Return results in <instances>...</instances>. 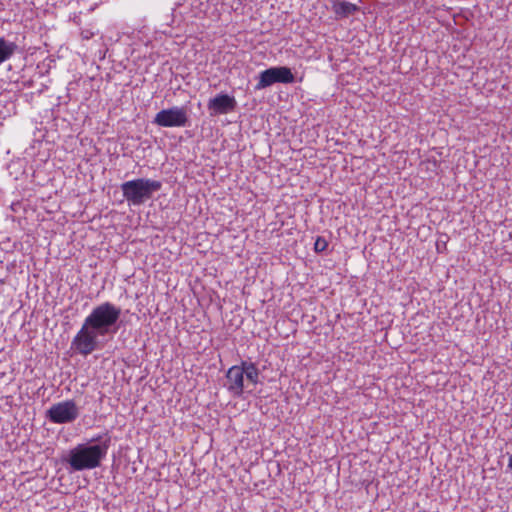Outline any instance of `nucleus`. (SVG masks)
I'll list each match as a JSON object with an SVG mask.
<instances>
[{
  "label": "nucleus",
  "instance_id": "nucleus-6",
  "mask_svg": "<svg viewBox=\"0 0 512 512\" xmlns=\"http://www.w3.org/2000/svg\"><path fill=\"white\" fill-rule=\"evenodd\" d=\"M189 118L185 107L173 106L159 111L153 123L160 127H185Z\"/></svg>",
  "mask_w": 512,
  "mask_h": 512
},
{
  "label": "nucleus",
  "instance_id": "nucleus-7",
  "mask_svg": "<svg viewBox=\"0 0 512 512\" xmlns=\"http://www.w3.org/2000/svg\"><path fill=\"white\" fill-rule=\"evenodd\" d=\"M237 106L236 99L228 94L220 93L208 101L207 108L210 116L228 114Z\"/></svg>",
  "mask_w": 512,
  "mask_h": 512
},
{
  "label": "nucleus",
  "instance_id": "nucleus-3",
  "mask_svg": "<svg viewBox=\"0 0 512 512\" xmlns=\"http://www.w3.org/2000/svg\"><path fill=\"white\" fill-rule=\"evenodd\" d=\"M162 182L150 178H137L120 185L123 197L130 206H141L160 191Z\"/></svg>",
  "mask_w": 512,
  "mask_h": 512
},
{
  "label": "nucleus",
  "instance_id": "nucleus-1",
  "mask_svg": "<svg viewBox=\"0 0 512 512\" xmlns=\"http://www.w3.org/2000/svg\"><path fill=\"white\" fill-rule=\"evenodd\" d=\"M120 316L121 308L111 302L106 301L95 306L72 339L71 349L82 356L102 349L106 337L117 332Z\"/></svg>",
  "mask_w": 512,
  "mask_h": 512
},
{
  "label": "nucleus",
  "instance_id": "nucleus-12",
  "mask_svg": "<svg viewBox=\"0 0 512 512\" xmlns=\"http://www.w3.org/2000/svg\"><path fill=\"white\" fill-rule=\"evenodd\" d=\"M328 242L323 237H317L315 243H314V250L315 252H323L327 249Z\"/></svg>",
  "mask_w": 512,
  "mask_h": 512
},
{
  "label": "nucleus",
  "instance_id": "nucleus-2",
  "mask_svg": "<svg viewBox=\"0 0 512 512\" xmlns=\"http://www.w3.org/2000/svg\"><path fill=\"white\" fill-rule=\"evenodd\" d=\"M111 441L108 433L99 434L87 443L77 444L70 449L62 461L69 464L72 471L95 469L106 458Z\"/></svg>",
  "mask_w": 512,
  "mask_h": 512
},
{
  "label": "nucleus",
  "instance_id": "nucleus-8",
  "mask_svg": "<svg viewBox=\"0 0 512 512\" xmlns=\"http://www.w3.org/2000/svg\"><path fill=\"white\" fill-rule=\"evenodd\" d=\"M244 373L245 368L241 365L230 367L226 373L227 390L235 397H240L244 392Z\"/></svg>",
  "mask_w": 512,
  "mask_h": 512
},
{
  "label": "nucleus",
  "instance_id": "nucleus-9",
  "mask_svg": "<svg viewBox=\"0 0 512 512\" xmlns=\"http://www.w3.org/2000/svg\"><path fill=\"white\" fill-rule=\"evenodd\" d=\"M18 51L19 46L16 42L0 36V65L10 60Z\"/></svg>",
  "mask_w": 512,
  "mask_h": 512
},
{
  "label": "nucleus",
  "instance_id": "nucleus-4",
  "mask_svg": "<svg viewBox=\"0 0 512 512\" xmlns=\"http://www.w3.org/2000/svg\"><path fill=\"white\" fill-rule=\"evenodd\" d=\"M80 415V409L74 400L55 403L46 411V418L54 424H69Z\"/></svg>",
  "mask_w": 512,
  "mask_h": 512
},
{
  "label": "nucleus",
  "instance_id": "nucleus-11",
  "mask_svg": "<svg viewBox=\"0 0 512 512\" xmlns=\"http://www.w3.org/2000/svg\"><path fill=\"white\" fill-rule=\"evenodd\" d=\"M242 367L245 368L244 376L247 381L252 384H257L259 382V370L253 362H242Z\"/></svg>",
  "mask_w": 512,
  "mask_h": 512
},
{
  "label": "nucleus",
  "instance_id": "nucleus-10",
  "mask_svg": "<svg viewBox=\"0 0 512 512\" xmlns=\"http://www.w3.org/2000/svg\"><path fill=\"white\" fill-rule=\"evenodd\" d=\"M332 8L336 19L347 18L358 12L360 9L356 4L347 1L335 3Z\"/></svg>",
  "mask_w": 512,
  "mask_h": 512
},
{
  "label": "nucleus",
  "instance_id": "nucleus-13",
  "mask_svg": "<svg viewBox=\"0 0 512 512\" xmlns=\"http://www.w3.org/2000/svg\"><path fill=\"white\" fill-rule=\"evenodd\" d=\"M508 467L512 470V454L509 457Z\"/></svg>",
  "mask_w": 512,
  "mask_h": 512
},
{
  "label": "nucleus",
  "instance_id": "nucleus-5",
  "mask_svg": "<svg viewBox=\"0 0 512 512\" xmlns=\"http://www.w3.org/2000/svg\"><path fill=\"white\" fill-rule=\"evenodd\" d=\"M258 78L255 90L265 89L275 83L290 84L295 81L291 69L286 66L270 67L262 71Z\"/></svg>",
  "mask_w": 512,
  "mask_h": 512
}]
</instances>
